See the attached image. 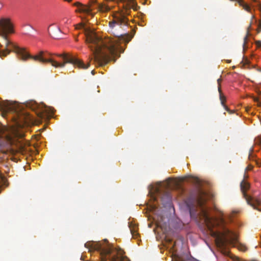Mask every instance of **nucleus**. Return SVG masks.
I'll return each mask as SVG.
<instances>
[{
  "label": "nucleus",
  "instance_id": "31",
  "mask_svg": "<svg viewBox=\"0 0 261 261\" xmlns=\"http://www.w3.org/2000/svg\"><path fill=\"white\" fill-rule=\"evenodd\" d=\"M1 46H2V45L0 44V47H1Z\"/></svg>",
  "mask_w": 261,
  "mask_h": 261
},
{
  "label": "nucleus",
  "instance_id": "16",
  "mask_svg": "<svg viewBox=\"0 0 261 261\" xmlns=\"http://www.w3.org/2000/svg\"><path fill=\"white\" fill-rule=\"evenodd\" d=\"M226 254H228V255H229V257L231 259H232V260L233 261H240V259L238 256H236L233 254H230L228 252H226Z\"/></svg>",
  "mask_w": 261,
  "mask_h": 261
},
{
  "label": "nucleus",
  "instance_id": "26",
  "mask_svg": "<svg viewBox=\"0 0 261 261\" xmlns=\"http://www.w3.org/2000/svg\"><path fill=\"white\" fill-rule=\"evenodd\" d=\"M98 6H100V5H98ZM99 9H100L101 10H103V8H101V7H99Z\"/></svg>",
  "mask_w": 261,
  "mask_h": 261
},
{
  "label": "nucleus",
  "instance_id": "14",
  "mask_svg": "<svg viewBox=\"0 0 261 261\" xmlns=\"http://www.w3.org/2000/svg\"><path fill=\"white\" fill-rule=\"evenodd\" d=\"M70 23L71 20H70V19L65 17L62 19V20H61L59 23V25H66V24H70Z\"/></svg>",
  "mask_w": 261,
  "mask_h": 261
},
{
  "label": "nucleus",
  "instance_id": "4",
  "mask_svg": "<svg viewBox=\"0 0 261 261\" xmlns=\"http://www.w3.org/2000/svg\"><path fill=\"white\" fill-rule=\"evenodd\" d=\"M168 185L162 182H157L155 185H150L148 187V196L149 200L147 203V208L150 212L155 211L158 208L159 202L168 211H174L172 203V198L168 190Z\"/></svg>",
  "mask_w": 261,
  "mask_h": 261
},
{
  "label": "nucleus",
  "instance_id": "21",
  "mask_svg": "<svg viewBox=\"0 0 261 261\" xmlns=\"http://www.w3.org/2000/svg\"><path fill=\"white\" fill-rule=\"evenodd\" d=\"M32 109L33 110H35L37 107V105L35 102H32Z\"/></svg>",
  "mask_w": 261,
  "mask_h": 261
},
{
  "label": "nucleus",
  "instance_id": "19",
  "mask_svg": "<svg viewBox=\"0 0 261 261\" xmlns=\"http://www.w3.org/2000/svg\"><path fill=\"white\" fill-rule=\"evenodd\" d=\"M257 32L258 33L261 32V19L259 21L257 29Z\"/></svg>",
  "mask_w": 261,
  "mask_h": 261
},
{
  "label": "nucleus",
  "instance_id": "15",
  "mask_svg": "<svg viewBox=\"0 0 261 261\" xmlns=\"http://www.w3.org/2000/svg\"><path fill=\"white\" fill-rule=\"evenodd\" d=\"M251 23H250L249 26L248 27L247 35H246V36L244 38V43H243V47H244L245 46V44H246V42L247 41L248 36V35L249 34V31H250V30L251 29Z\"/></svg>",
  "mask_w": 261,
  "mask_h": 261
},
{
  "label": "nucleus",
  "instance_id": "28",
  "mask_svg": "<svg viewBox=\"0 0 261 261\" xmlns=\"http://www.w3.org/2000/svg\"><path fill=\"white\" fill-rule=\"evenodd\" d=\"M190 216L192 217V214H193V213H190Z\"/></svg>",
  "mask_w": 261,
  "mask_h": 261
},
{
  "label": "nucleus",
  "instance_id": "12",
  "mask_svg": "<svg viewBox=\"0 0 261 261\" xmlns=\"http://www.w3.org/2000/svg\"><path fill=\"white\" fill-rule=\"evenodd\" d=\"M129 227L130 232L133 238H136L138 233L135 226H134L132 223H129Z\"/></svg>",
  "mask_w": 261,
  "mask_h": 261
},
{
  "label": "nucleus",
  "instance_id": "7",
  "mask_svg": "<svg viewBox=\"0 0 261 261\" xmlns=\"http://www.w3.org/2000/svg\"><path fill=\"white\" fill-rule=\"evenodd\" d=\"M149 220H152L158 227L163 231H167L170 226L173 224V219L171 218L172 213H146Z\"/></svg>",
  "mask_w": 261,
  "mask_h": 261
},
{
  "label": "nucleus",
  "instance_id": "25",
  "mask_svg": "<svg viewBox=\"0 0 261 261\" xmlns=\"http://www.w3.org/2000/svg\"><path fill=\"white\" fill-rule=\"evenodd\" d=\"M72 0H64V1H66V2H71Z\"/></svg>",
  "mask_w": 261,
  "mask_h": 261
},
{
  "label": "nucleus",
  "instance_id": "18",
  "mask_svg": "<svg viewBox=\"0 0 261 261\" xmlns=\"http://www.w3.org/2000/svg\"><path fill=\"white\" fill-rule=\"evenodd\" d=\"M11 107L10 106H9L8 105H5L3 106L2 110L4 111H7L11 109Z\"/></svg>",
  "mask_w": 261,
  "mask_h": 261
},
{
  "label": "nucleus",
  "instance_id": "13",
  "mask_svg": "<svg viewBox=\"0 0 261 261\" xmlns=\"http://www.w3.org/2000/svg\"><path fill=\"white\" fill-rule=\"evenodd\" d=\"M61 33V30L60 26L58 27L56 30L53 32V37L55 39L60 38V34Z\"/></svg>",
  "mask_w": 261,
  "mask_h": 261
},
{
  "label": "nucleus",
  "instance_id": "11",
  "mask_svg": "<svg viewBox=\"0 0 261 261\" xmlns=\"http://www.w3.org/2000/svg\"><path fill=\"white\" fill-rule=\"evenodd\" d=\"M221 80L220 79H218L217 82L218 84V91L219 93V96H220V100L221 101V103L222 105L223 106L224 109L228 111L229 113H232V111L230 110L225 105V101L226 100V98L225 96L222 94L221 87H220V83H221Z\"/></svg>",
  "mask_w": 261,
  "mask_h": 261
},
{
  "label": "nucleus",
  "instance_id": "27",
  "mask_svg": "<svg viewBox=\"0 0 261 261\" xmlns=\"http://www.w3.org/2000/svg\"><path fill=\"white\" fill-rule=\"evenodd\" d=\"M91 73H92V74H93V75H94V70H92V71H91Z\"/></svg>",
  "mask_w": 261,
  "mask_h": 261
},
{
  "label": "nucleus",
  "instance_id": "5",
  "mask_svg": "<svg viewBox=\"0 0 261 261\" xmlns=\"http://www.w3.org/2000/svg\"><path fill=\"white\" fill-rule=\"evenodd\" d=\"M85 246L89 249V251H99L101 261H130L124 255V251L120 248L114 249L100 242H88L85 243Z\"/></svg>",
  "mask_w": 261,
  "mask_h": 261
},
{
  "label": "nucleus",
  "instance_id": "29",
  "mask_svg": "<svg viewBox=\"0 0 261 261\" xmlns=\"http://www.w3.org/2000/svg\"><path fill=\"white\" fill-rule=\"evenodd\" d=\"M231 212L234 213V212H237V211H232Z\"/></svg>",
  "mask_w": 261,
  "mask_h": 261
},
{
  "label": "nucleus",
  "instance_id": "17",
  "mask_svg": "<svg viewBox=\"0 0 261 261\" xmlns=\"http://www.w3.org/2000/svg\"><path fill=\"white\" fill-rule=\"evenodd\" d=\"M75 29L76 30L85 29V25L83 23H80L75 25Z\"/></svg>",
  "mask_w": 261,
  "mask_h": 261
},
{
  "label": "nucleus",
  "instance_id": "1",
  "mask_svg": "<svg viewBox=\"0 0 261 261\" xmlns=\"http://www.w3.org/2000/svg\"><path fill=\"white\" fill-rule=\"evenodd\" d=\"M14 33V25L11 22V19L6 17L1 18L0 36L6 41V49H0L1 57H6L10 54L11 51L8 48L10 46L13 49V51L18 55L23 61H25L28 59H33L42 63H49L55 68H62L65 66L66 64L71 63L80 68L85 69L88 68L90 65L89 63L86 65L82 61L66 53L56 54L53 56L49 53L40 51L38 55L34 56H31L25 51L24 48L19 47L8 40V35Z\"/></svg>",
  "mask_w": 261,
  "mask_h": 261
},
{
  "label": "nucleus",
  "instance_id": "10",
  "mask_svg": "<svg viewBox=\"0 0 261 261\" xmlns=\"http://www.w3.org/2000/svg\"><path fill=\"white\" fill-rule=\"evenodd\" d=\"M128 13L127 11L125 13H120L116 15L113 20L109 22V25L111 28H113L115 25H118L121 27L122 26H126L128 24V19L126 17V15Z\"/></svg>",
  "mask_w": 261,
  "mask_h": 261
},
{
  "label": "nucleus",
  "instance_id": "3",
  "mask_svg": "<svg viewBox=\"0 0 261 261\" xmlns=\"http://www.w3.org/2000/svg\"><path fill=\"white\" fill-rule=\"evenodd\" d=\"M199 218L207 226V228L211 230L214 228L219 227L224 230L223 235L228 237V239H219V243L222 246H224L226 242L230 243L237 241L238 236L234 232L226 228L225 226L229 223L232 222V214H225L224 213H219L218 215L211 216L210 213H199Z\"/></svg>",
  "mask_w": 261,
  "mask_h": 261
},
{
  "label": "nucleus",
  "instance_id": "9",
  "mask_svg": "<svg viewBox=\"0 0 261 261\" xmlns=\"http://www.w3.org/2000/svg\"><path fill=\"white\" fill-rule=\"evenodd\" d=\"M96 0H90L87 5H84L80 2L75 3L73 5L78 8L76 12H82L87 14H91L93 9L96 8Z\"/></svg>",
  "mask_w": 261,
  "mask_h": 261
},
{
  "label": "nucleus",
  "instance_id": "6",
  "mask_svg": "<svg viewBox=\"0 0 261 261\" xmlns=\"http://www.w3.org/2000/svg\"><path fill=\"white\" fill-rule=\"evenodd\" d=\"M207 196L208 193L200 185L197 186L192 198L188 203L189 212H196L199 210L200 212H207L206 206Z\"/></svg>",
  "mask_w": 261,
  "mask_h": 261
},
{
  "label": "nucleus",
  "instance_id": "20",
  "mask_svg": "<svg viewBox=\"0 0 261 261\" xmlns=\"http://www.w3.org/2000/svg\"><path fill=\"white\" fill-rule=\"evenodd\" d=\"M254 100L257 102L258 106L261 107V101L258 98H254Z\"/></svg>",
  "mask_w": 261,
  "mask_h": 261
},
{
  "label": "nucleus",
  "instance_id": "22",
  "mask_svg": "<svg viewBox=\"0 0 261 261\" xmlns=\"http://www.w3.org/2000/svg\"><path fill=\"white\" fill-rule=\"evenodd\" d=\"M256 44L258 46H261V41H256Z\"/></svg>",
  "mask_w": 261,
  "mask_h": 261
},
{
  "label": "nucleus",
  "instance_id": "24",
  "mask_svg": "<svg viewBox=\"0 0 261 261\" xmlns=\"http://www.w3.org/2000/svg\"><path fill=\"white\" fill-rule=\"evenodd\" d=\"M23 149H24V147L22 145H21L20 147V150L21 151H23Z\"/></svg>",
  "mask_w": 261,
  "mask_h": 261
},
{
  "label": "nucleus",
  "instance_id": "2",
  "mask_svg": "<svg viewBox=\"0 0 261 261\" xmlns=\"http://www.w3.org/2000/svg\"><path fill=\"white\" fill-rule=\"evenodd\" d=\"M86 42L93 51L94 62L99 66H103L109 62H115V58L120 57L124 51L121 43L126 44L133 36L128 34H121L115 39L102 38L96 33L88 31L86 33Z\"/></svg>",
  "mask_w": 261,
  "mask_h": 261
},
{
  "label": "nucleus",
  "instance_id": "23",
  "mask_svg": "<svg viewBox=\"0 0 261 261\" xmlns=\"http://www.w3.org/2000/svg\"><path fill=\"white\" fill-rule=\"evenodd\" d=\"M240 249L242 251H245L246 250V248L245 246H243L242 248H241Z\"/></svg>",
  "mask_w": 261,
  "mask_h": 261
},
{
  "label": "nucleus",
  "instance_id": "32",
  "mask_svg": "<svg viewBox=\"0 0 261 261\" xmlns=\"http://www.w3.org/2000/svg\"><path fill=\"white\" fill-rule=\"evenodd\" d=\"M130 1H132L133 0H129Z\"/></svg>",
  "mask_w": 261,
  "mask_h": 261
},
{
  "label": "nucleus",
  "instance_id": "8",
  "mask_svg": "<svg viewBox=\"0 0 261 261\" xmlns=\"http://www.w3.org/2000/svg\"><path fill=\"white\" fill-rule=\"evenodd\" d=\"M240 187L243 197L247 204L253 207L254 210L261 211V201L259 199H254L249 196L246 193L247 191L250 188L249 184L245 179H243L241 182Z\"/></svg>",
  "mask_w": 261,
  "mask_h": 261
},
{
  "label": "nucleus",
  "instance_id": "30",
  "mask_svg": "<svg viewBox=\"0 0 261 261\" xmlns=\"http://www.w3.org/2000/svg\"><path fill=\"white\" fill-rule=\"evenodd\" d=\"M254 18V16H252V18L253 19V18Z\"/></svg>",
  "mask_w": 261,
  "mask_h": 261
}]
</instances>
